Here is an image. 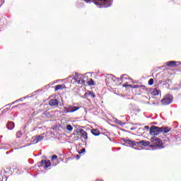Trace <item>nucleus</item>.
Returning <instances> with one entry per match:
<instances>
[{"instance_id":"nucleus-1","label":"nucleus","mask_w":181,"mask_h":181,"mask_svg":"<svg viewBox=\"0 0 181 181\" xmlns=\"http://www.w3.org/2000/svg\"><path fill=\"white\" fill-rule=\"evenodd\" d=\"M86 4H91L93 2L95 5H98L99 8H108L112 4V0H83Z\"/></svg>"},{"instance_id":"nucleus-2","label":"nucleus","mask_w":181,"mask_h":181,"mask_svg":"<svg viewBox=\"0 0 181 181\" xmlns=\"http://www.w3.org/2000/svg\"><path fill=\"white\" fill-rule=\"evenodd\" d=\"M162 134V129L161 127L153 125L150 128V135H153L156 136V135H160Z\"/></svg>"},{"instance_id":"nucleus-3","label":"nucleus","mask_w":181,"mask_h":181,"mask_svg":"<svg viewBox=\"0 0 181 181\" xmlns=\"http://www.w3.org/2000/svg\"><path fill=\"white\" fill-rule=\"evenodd\" d=\"M173 101V96L170 94L166 95L162 100L161 104L163 105H169Z\"/></svg>"},{"instance_id":"nucleus-4","label":"nucleus","mask_w":181,"mask_h":181,"mask_svg":"<svg viewBox=\"0 0 181 181\" xmlns=\"http://www.w3.org/2000/svg\"><path fill=\"white\" fill-rule=\"evenodd\" d=\"M40 166L44 169H47V168L52 166V163H50V160H42V161L40 162Z\"/></svg>"},{"instance_id":"nucleus-5","label":"nucleus","mask_w":181,"mask_h":181,"mask_svg":"<svg viewBox=\"0 0 181 181\" xmlns=\"http://www.w3.org/2000/svg\"><path fill=\"white\" fill-rule=\"evenodd\" d=\"M74 80L75 81V83H77V84L83 85L86 83V81H84V78L82 76H75Z\"/></svg>"},{"instance_id":"nucleus-6","label":"nucleus","mask_w":181,"mask_h":181,"mask_svg":"<svg viewBox=\"0 0 181 181\" xmlns=\"http://www.w3.org/2000/svg\"><path fill=\"white\" fill-rule=\"evenodd\" d=\"M107 86H109V87H112L115 84V81L112 78V76L107 77L105 79Z\"/></svg>"},{"instance_id":"nucleus-7","label":"nucleus","mask_w":181,"mask_h":181,"mask_svg":"<svg viewBox=\"0 0 181 181\" xmlns=\"http://www.w3.org/2000/svg\"><path fill=\"white\" fill-rule=\"evenodd\" d=\"M151 139H153L154 141V143H153L154 146H162V145H163V142L160 139L154 137V138H152Z\"/></svg>"},{"instance_id":"nucleus-8","label":"nucleus","mask_w":181,"mask_h":181,"mask_svg":"<svg viewBox=\"0 0 181 181\" xmlns=\"http://www.w3.org/2000/svg\"><path fill=\"white\" fill-rule=\"evenodd\" d=\"M136 145H141V146H149V145H151V142L144 140L141 141H136Z\"/></svg>"},{"instance_id":"nucleus-9","label":"nucleus","mask_w":181,"mask_h":181,"mask_svg":"<svg viewBox=\"0 0 181 181\" xmlns=\"http://www.w3.org/2000/svg\"><path fill=\"white\" fill-rule=\"evenodd\" d=\"M49 105H50L51 107L59 105V100L57 99H51L49 101Z\"/></svg>"},{"instance_id":"nucleus-10","label":"nucleus","mask_w":181,"mask_h":181,"mask_svg":"<svg viewBox=\"0 0 181 181\" xmlns=\"http://www.w3.org/2000/svg\"><path fill=\"white\" fill-rule=\"evenodd\" d=\"M81 135L83 137L85 141H87L88 139V134H87V132L84 131V129H80Z\"/></svg>"},{"instance_id":"nucleus-11","label":"nucleus","mask_w":181,"mask_h":181,"mask_svg":"<svg viewBox=\"0 0 181 181\" xmlns=\"http://www.w3.org/2000/svg\"><path fill=\"white\" fill-rule=\"evenodd\" d=\"M176 63L177 62L175 61H169L166 62L165 64L168 67H176L177 66Z\"/></svg>"},{"instance_id":"nucleus-12","label":"nucleus","mask_w":181,"mask_h":181,"mask_svg":"<svg viewBox=\"0 0 181 181\" xmlns=\"http://www.w3.org/2000/svg\"><path fill=\"white\" fill-rule=\"evenodd\" d=\"M172 128H170L169 127H161V132L163 134H168V132H170Z\"/></svg>"},{"instance_id":"nucleus-13","label":"nucleus","mask_w":181,"mask_h":181,"mask_svg":"<svg viewBox=\"0 0 181 181\" xmlns=\"http://www.w3.org/2000/svg\"><path fill=\"white\" fill-rule=\"evenodd\" d=\"M7 128L8 129H13V128H15V123H13V122H9L7 123Z\"/></svg>"},{"instance_id":"nucleus-14","label":"nucleus","mask_w":181,"mask_h":181,"mask_svg":"<svg viewBox=\"0 0 181 181\" xmlns=\"http://www.w3.org/2000/svg\"><path fill=\"white\" fill-rule=\"evenodd\" d=\"M91 134H93V135H95V136H98V135H100V134H101L100 132V130H98V129H93L91 130Z\"/></svg>"},{"instance_id":"nucleus-15","label":"nucleus","mask_w":181,"mask_h":181,"mask_svg":"<svg viewBox=\"0 0 181 181\" xmlns=\"http://www.w3.org/2000/svg\"><path fill=\"white\" fill-rule=\"evenodd\" d=\"M85 97H88V95H90L93 98H95V93L93 91H89L88 93H85Z\"/></svg>"},{"instance_id":"nucleus-16","label":"nucleus","mask_w":181,"mask_h":181,"mask_svg":"<svg viewBox=\"0 0 181 181\" xmlns=\"http://www.w3.org/2000/svg\"><path fill=\"white\" fill-rule=\"evenodd\" d=\"M145 90H146V86H145L144 85H140V87L139 88V91H140V94L144 93Z\"/></svg>"},{"instance_id":"nucleus-17","label":"nucleus","mask_w":181,"mask_h":181,"mask_svg":"<svg viewBox=\"0 0 181 181\" xmlns=\"http://www.w3.org/2000/svg\"><path fill=\"white\" fill-rule=\"evenodd\" d=\"M151 93H152L153 95H159V93H160V91L159 90H158V88H154V89H153Z\"/></svg>"},{"instance_id":"nucleus-18","label":"nucleus","mask_w":181,"mask_h":181,"mask_svg":"<svg viewBox=\"0 0 181 181\" xmlns=\"http://www.w3.org/2000/svg\"><path fill=\"white\" fill-rule=\"evenodd\" d=\"M79 108V106H73L71 107V112H76V111H78Z\"/></svg>"},{"instance_id":"nucleus-19","label":"nucleus","mask_w":181,"mask_h":181,"mask_svg":"<svg viewBox=\"0 0 181 181\" xmlns=\"http://www.w3.org/2000/svg\"><path fill=\"white\" fill-rule=\"evenodd\" d=\"M64 112H65V114H67L69 112H71V107H64Z\"/></svg>"},{"instance_id":"nucleus-20","label":"nucleus","mask_w":181,"mask_h":181,"mask_svg":"<svg viewBox=\"0 0 181 181\" xmlns=\"http://www.w3.org/2000/svg\"><path fill=\"white\" fill-rule=\"evenodd\" d=\"M88 86H94L95 84V82H94V80L93 78H90L88 82Z\"/></svg>"},{"instance_id":"nucleus-21","label":"nucleus","mask_w":181,"mask_h":181,"mask_svg":"<svg viewBox=\"0 0 181 181\" xmlns=\"http://www.w3.org/2000/svg\"><path fill=\"white\" fill-rule=\"evenodd\" d=\"M59 90H63V85H57L55 86V91H59Z\"/></svg>"},{"instance_id":"nucleus-22","label":"nucleus","mask_w":181,"mask_h":181,"mask_svg":"<svg viewBox=\"0 0 181 181\" xmlns=\"http://www.w3.org/2000/svg\"><path fill=\"white\" fill-rule=\"evenodd\" d=\"M35 140H36V142H40V141H43V136H36Z\"/></svg>"},{"instance_id":"nucleus-23","label":"nucleus","mask_w":181,"mask_h":181,"mask_svg":"<svg viewBox=\"0 0 181 181\" xmlns=\"http://www.w3.org/2000/svg\"><path fill=\"white\" fill-rule=\"evenodd\" d=\"M125 142H126V144H128L129 145H136V142L132 141L130 140H127Z\"/></svg>"},{"instance_id":"nucleus-24","label":"nucleus","mask_w":181,"mask_h":181,"mask_svg":"<svg viewBox=\"0 0 181 181\" xmlns=\"http://www.w3.org/2000/svg\"><path fill=\"white\" fill-rule=\"evenodd\" d=\"M66 129H67V131H73V126L71 124H68L66 126Z\"/></svg>"},{"instance_id":"nucleus-25","label":"nucleus","mask_w":181,"mask_h":181,"mask_svg":"<svg viewBox=\"0 0 181 181\" xmlns=\"http://www.w3.org/2000/svg\"><path fill=\"white\" fill-rule=\"evenodd\" d=\"M153 78H150L148 82V86H153Z\"/></svg>"},{"instance_id":"nucleus-26","label":"nucleus","mask_w":181,"mask_h":181,"mask_svg":"<svg viewBox=\"0 0 181 181\" xmlns=\"http://www.w3.org/2000/svg\"><path fill=\"white\" fill-rule=\"evenodd\" d=\"M139 87H141V85H134V86H133V88H136L137 90H139Z\"/></svg>"},{"instance_id":"nucleus-27","label":"nucleus","mask_w":181,"mask_h":181,"mask_svg":"<svg viewBox=\"0 0 181 181\" xmlns=\"http://www.w3.org/2000/svg\"><path fill=\"white\" fill-rule=\"evenodd\" d=\"M84 152H86V148H81L79 151V153H84Z\"/></svg>"},{"instance_id":"nucleus-28","label":"nucleus","mask_w":181,"mask_h":181,"mask_svg":"<svg viewBox=\"0 0 181 181\" xmlns=\"http://www.w3.org/2000/svg\"><path fill=\"white\" fill-rule=\"evenodd\" d=\"M54 159H57V155H53L52 157V160H54Z\"/></svg>"},{"instance_id":"nucleus-29","label":"nucleus","mask_w":181,"mask_h":181,"mask_svg":"<svg viewBox=\"0 0 181 181\" xmlns=\"http://www.w3.org/2000/svg\"><path fill=\"white\" fill-rule=\"evenodd\" d=\"M129 86V84L128 83L123 84V87H124L125 88H128Z\"/></svg>"},{"instance_id":"nucleus-30","label":"nucleus","mask_w":181,"mask_h":181,"mask_svg":"<svg viewBox=\"0 0 181 181\" xmlns=\"http://www.w3.org/2000/svg\"><path fill=\"white\" fill-rule=\"evenodd\" d=\"M130 88H134V86L129 84V86Z\"/></svg>"},{"instance_id":"nucleus-31","label":"nucleus","mask_w":181,"mask_h":181,"mask_svg":"<svg viewBox=\"0 0 181 181\" xmlns=\"http://www.w3.org/2000/svg\"><path fill=\"white\" fill-rule=\"evenodd\" d=\"M2 176V171L0 170V180H1V177Z\"/></svg>"},{"instance_id":"nucleus-32","label":"nucleus","mask_w":181,"mask_h":181,"mask_svg":"<svg viewBox=\"0 0 181 181\" xmlns=\"http://www.w3.org/2000/svg\"><path fill=\"white\" fill-rule=\"evenodd\" d=\"M145 128H146V129H149V127H148V126H145Z\"/></svg>"},{"instance_id":"nucleus-33","label":"nucleus","mask_w":181,"mask_h":181,"mask_svg":"<svg viewBox=\"0 0 181 181\" xmlns=\"http://www.w3.org/2000/svg\"><path fill=\"white\" fill-rule=\"evenodd\" d=\"M77 158H78V159H80V157L78 156V155H77Z\"/></svg>"},{"instance_id":"nucleus-34","label":"nucleus","mask_w":181,"mask_h":181,"mask_svg":"<svg viewBox=\"0 0 181 181\" xmlns=\"http://www.w3.org/2000/svg\"><path fill=\"white\" fill-rule=\"evenodd\" d=\"M180 128H181V127H180Z\"/></svg>"}]
</instances>
